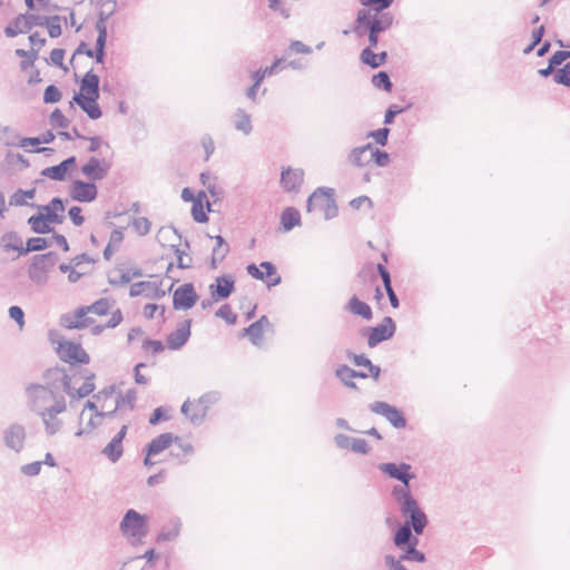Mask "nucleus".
I'll return each mask as SVG.
<instances>
[{
  "instance_id": "34",
  "label": "nucleus",
  "mask_w": 570,
  "mask_h": 570,
  "mask_svg": "<svg viewBox=\"0 0 570 570\" xmlns=\"http://www.w3.org/2000/svg\"><path fill=\"white\" fill-rule=\"evenodd\" d=\"M127 425H122L120 431L114 439L105 446L102 453L111 461L116 462L120 459L124 452L122 441L127 434Z\"/></svg>"
},
{
  "instance_id": "23",
  "label": "nucleus",
  "mask_w": 570,
  "mask_h": 570,
  "mask_svg": "<svg viewBox=\"0 0 570 570\" xmlns=\"http://www.w3.org/2000/svg\"><path fill=\"white\" fill-rule=\"evenodd\" d=\"M191 320L186 318L166 336V346L169 351L180 350L190 338Z\"/></svg>"
},
{
  "instance_id": "26",
  "label": "nucleus",
  "mask_w": 570,
  "mask_h": 570,
  "mask_svg": "<svg viewBox=\"0 0 570 570\" xmlns=\"http://www.w3.org/2000/svg\"><path fill=\"white\" fill-rule=\"evenodd\" d=\"M244 335L255 345H261L273 334V326L266 316H262L257 322L244 328Z\"/></svg>"
},
{
  "instance_id": "41",
  "label": "nucleus",
  "mask_w": 570,
  "mask_h": 570,
  "mask_svg": "<svg viewBox=\"0 0 570 570\" xmlns=\"http://www.w3.org/2000/svg\"><path fill=\"white\" fill-rule=\"evenodd\" d=\"M216 320L226 326H234L238 321V315L229 304H222L214 313Z\"/></svg>"
},
{
  "instance_id": "28",
  "label": "nucleus",
  "mask_w": 570,
  "mask_h": 570,
  "mask_svg": "<svg viewBox=\"0 0 570 570\" xmlns=\"http://www.w3.org/2000/svg\"><path fill=\"white\" fill-rule=\"evenodd\" d=\"M97 28V31H98V36H97V39H96V48L95 50H91L88 48V45L87 43H81L77 50L78 53H85L87 55L88 57H96L97 61L98 62H101L102 61V58H104V48H105V43H106V38H107V31H106V26L104 23V21H99L96 26Z\"/></svg>"
},
{
  "instance_id": "30",
  "label": "nucleus",
  "mask_w": 570,
  "mask_h": 570,
  "mask_svg": "<svg viewBox=\"0 0 570 570\" xmlns=\"http://www.w3.org/2000/svg\"><path fill=\"white\" fill-rule=\"evenodd\" d=\"M92 264H94V259H91L89 256L83 254V255H79V256L75 257L70 265H61L60 269L63 273L68 274V279L70 282L75 283V282L79 281L80 277L87 273V271H85L81 266L82 265L91 266Z\"/></svg>"
},
{
  "instance_id": "60",
  "label": "nucleus",
  "mask_w": 570,
  "mask_h": 570,
  "mask_svg": "<svg viewBox=\"0 0 570 570\" xmlns=\"http://www.w3.org/2000/svg\"><path fill=\"white\" fill-rule=\"evenodd\" d=\"M68 215L76 226H81L85 222V217L82 216V209L78 206L71 207L68 212Z\"/></svg>"
},
{
  "instance_id": "61",
  "label": "nucleus",
  "mask_w": 570,
  "mask_h": 570,
  "mask_svg": "<svg viewBox=\"0 0 570 570\" xmlns=\"http://www.w3.org/2000/svg\"><path fill=\"white\" fill-rule=\"evenodd\" d=\"M351 207L354 209L371 208L372 200L367 196H360L351 200Z\"/></svg>"
},
{
  "instance_id": "16",
  "label": "nucleus",
  "mask_w": 570,
  "mask_h": 570,
  "mask_svg": "<svg viewBox=\"0 0 570 570\" xmlns=\"http://www.w3.org/2000/svg\"><path fill=\"white\" fill-rule=\"evenodd\" d=\"M308 212H316L324 218H332L337 213L334 195L331 190L317 189L308 198Z\"/></svg>"
},
{
  "instance_id": "20",
  "label": "nucleus",
  "mask_w": 570,
  "mask_h": 570,
  "mask_svg": "<svg viewBox=\"0 0 570 570\" xmlns=\"http://www.w3.org/2000/svg\"><path fill=\"white\" fill-rule=\"evenodd\" d=\"M235 277L232 275H222L208 285L209 297L213 302L218 303L227 299L235 291Z\"/></svg>"
},
{
  "instance_id": "36",
  "label": "nucleus",
  "mask_w": 570,
  "mask_h": 570,
  "mask_svg": "<svg viewBox=\"0 0 570 570\" xmlns=\"http://www.w3.org/2000/svg\"><path fill=\"white\" fill-rule=\"evenodd\" d=\"M207 210H209V203L205 193L200 191L196 196L191 206L193 218L197 223H206L208 220Z\"/></svg>"
},
{
  "instance_id": "12",
  "label": "nucleus",
  "mask_w": 570,
  "mask_h": 570,
  "mask_svg": "<svg viewBox=\"0 0 570 570\" xmlns=\"http://www.w3.org/2000/svg\"><path fill=\"white\" fill-rule=\"evenodd\" d=\"M51 342L60 361L71 365H86L90 362V355L81 343L67 338H51Z\"/></svg>"
},
{
  "instance_id": "52",
  "label": "nucleus",
  "mask_w": 570,
  "mask_h": 570,
  "mask_svg": "<svg viewBox=\"0 0 570 570\" xmlns=\"http://www.w3.org/2000/svg\"><path fill=\"white\" fill-rule=\"evenodd\" d=\"M49 246V243L46 238L42 237H32L29 238L23 246L24 254L29 252L43 250Z\"/></svg>"
},
{
  "instance_id": "8",
  "label": "nucleus",
  "mask_w": 570,
  "mask_h": 570,
  "mask_svg": "<svg viewBox=\"0 0 570 570\" xmlns=\"http://www.w3.org/2000/svg\"><path fill=\"white\" fill-rule=\"evenodd\" d=\"M65 206L59 198H53L47 206L39 209L37 215L28 219L32 230L38 234L51 232L52 226L62 223Z\"/></svg>"
},
{
  "instance_id": "43",
  "label": "nucleus",
  "mask_w": 570,
  "mask_h": 570,
  "mask_svg": "<svg viewBox=\"0 0 570 570\" xmlns=\"http://www.w3.org/2000/svg\"><path fill=\"white\" fill-rule=\"evenodd\" d=\"M215 150L214 141L209 136H203L194 147L195 154L203 160H208Z\"/></svg>"
},
{
  "instance_id": "51",
  "label": "nucleus",
  "mask_w": 570,
  "mask_h": 570,
  "mask_svg": "<svg viewBox=\"0 0 570 570\" xmlns=\"http://www.w3.org/2000/svg\"><path fill=\"white\" fill-rule=\"evenodd\" d=\"M166 307L161 304L148 303L142 308V315L147 320H151L156 316L163 317L165 314Z\"/></svg>"
},
{
  "instance_id": "15",
  "label": "nucleus",
  "mask_w": 570,
  "mask_h": 570,
  "mask_svg": "<svg viewBox=\"0 0 570 570\" xmlns=\"http://www.w3.org/2000/svg\"><path fill=\"white\" fill-rule=\"evenodd\" d=\"M351 160L357 167H367L373 164L376 166H386L390 157L387 153L381 151L371 145H366L355 148L351 154Z\"/></svg>"
},
{
  "instance_id": "55",
  "label": "nucleus",
  "mask_w": 570,
  "mask_h": 570,
  "mask_svg": "<svg viewBox=\"0 0 570 570\" xmlns=\"http://www.w3.org/2000/svg\"><path fill=\"white\" fill-rule=\"evenodd\" d=\"M179 533V523L176 521L170 522L168 530H163L158 534V541H167L176 538Z\"/></svg>"
},
{
  "instance_id": "50",
  "label": "nucleus",
  "mask_w": 570,
  "mask_h": 570,
  "mask_svg": "<svg viewBox=\"0 0 570 570\" xmlns=\"http://www.w3.org/2000/svg\"><path fill=\"white\" fill-rule=\"evenodd\" d=\"M214 240H215V247L213 248V258L214 261L215 259H224L225 256L227 255L229 248H228V245L226 244L225 239L220 236V235H217L214 237Z\"/></svg>"
},
{
  "instance_id": "33",
  "label": "nucleus",
  "mask_w": 570,
  "mask_h": 570,
  "mask_svg": "<svg viewBox=\"0 0 570 570\" xmlns=\"http://www.w3.org/2000/svg\"><path fill=\"white\" fill-rule=\"evenodd\" d=\"M125 229L134 237H142L150 232L151 223L147 217L141 216L138 213H134L129 216V220Z\"/></svg>"
},
{
  "instance_id": "5",
  "label": "nucleus",
  "mask_w": 570,
  "mask_h": 570,
  "mask_svg": "<svg viewBox=\"0 0 570 570\" xmlns=\"http://www.w3.org/2000/svg\"><path fill=\"white\" fill-rule=\"evenodd\" d=\"M135 401L136 392L134 390L122 392L119 387L111 385L95 394L88 403L104 417L118 409H132Z\"/></svg>"
},
{
  "instance_id": "2",
  "label": "nucleus",
  "mask_w": 570,
  "mask_h": 570,
  "mask_svg": "<svg viewBox=\"0 0 570 570\" xmlns=\"http://www.w3.org/2000/svg\"><path fill=\"white\" fill-rule=\"evenodd\" d=\"M364 7L357 12L356 32L362 35L368 33V41L372 47H376L379 42V33L387 30L393 23V17L389 12H384L394 0H358Z\"/></svg>"
},
{
  "instance_id": "58",
  "label": "nucleus",
  "mask_w": 570,
  "mask_h": 570,
  "mask_svg": "<svg viewBox=\"0 0 570 570\" xmlns=\"http://www.w3.org/2000/svg\"><path fill=\"white\" fill-rule=\"evenodd\" d=\"M554 81L564 86H570V63H567L554 73Z\"/></svg>"
},
{
  "instance_id": "19",
  "label": "nucleus",
  "mask_w": 570,
  "mask_h": 570,
  "mask_svg": "<svg viewBox=\"0 0 570 570\" xmlns=\"http://www.w3.org/2000/svg\"><path fill=\"white\" fill-rule=\"evenodd\" d=\"M199 296L191 283L178 286L173 293V307L176 311H189L198 302Z\"/></svg>"
},
{
  "instance_id": "31",
  "label": "nucleus",
  "mask_w": 570,
  "mask_h": 570,
  "mask_svg": "<svg viewBox=\"0 0 570 570\" xmlns=\"http://www.w3.org/2000/svg\"><path fill=\"white\" fill-rule=\"evenodd\" d=\"M372 411L385 416L397 429H402L406 424L403 414L387 403L376 402L372 405Z\"/></svg>"
},
{
  "instance_id": "44",
  "label": "nucleus",
  "mask_w": 570,
  "mask_h": 570,
  "mask_svg": "<svg viewBox=\"0 0 570 570\" xmlns=\"http://www.w3.org/2000/svg\"><path fill=\"white\" fill-rule=\"evenodd\" d=\"M301 215L297 209L287 207L281 215V224L284 230H291L295 226L299 225Z\"/></svg>"
},
{
  "instance_id": "40",
  "label": "nucleus",
  "mask_w": 570,
  "mask_h": 570,
  "mask_svg": "<svg viewBox=\"0 0 570 570\" xmlns=\"http://www.w3.org/2000/svg\"><path fill=\"white\" fill-rule=\"evenodd\" d=\"M284 62V59H276L273 65L271 67H266L264 70H258L256 71L254 75H253V79H254V85L250 87V89L248 90V96L250 98H255L256 96V89L258 88V86L261 85V82L263 81V79L265 78V76H271L273 75L279 67Z\"/></svg>"
},
{
  "instance_id": "27",
  "label": "nucleus",
  "mask_w": 570,
  "mask_h": 570,
  "mask_svg": "<svg viewBox=\"0 0 570 570\" xmlns=\"http://www.w3.org/2000/svg\"><path fill=\"white\" fill-rule=\"evenodd\" d=\"M109 169H110V163L107 159L91 157L81 167V173L91 183H95L96 180L104 179L108 175Z\"/></svg>"
},
{
  "instance_id": "3",
  "label": "nucleus",
  "mask_w": 570,
  "mask_h": 570,
  "mask_svg": "<svg viewBox=\"0 0 570 570\" xmlns=\"http://www.w3.org/2000/svg\"><path fill=\"white\" fill-rule=\"evenodd\" d=\"M32 405L41 416L46 431L49 434H56L62 426L59 415L67 410L63 396L46 387H37L32 391Z\"/></svg>"
},
{
  "instance_id": "63",
  "label": "nucleus",
  "mask_w": 570,
  "mask_h": 570,
  "mask_svg": "<svg viewBox=\"0 0 570 570\" xmlns=\"http://www.w3.org/2000/svg\"><path fill=\"white\" fill-rule=\"evenodd\" d=\"M166 420H168V415L166 414L165 409L157 407L154 410V412L151 413V415L149 417V424L156 425L160 421H166Z\"/></svg>"
},
{
  "instance_id": "1",
  "label": "nucleus",
  "mask_w": 570,
  "mask_h": 570,
  "mask_svg": "<svg viewBox=\"0 0 570 570\" xmlns=\"http://www.w3.org/2000/svg\"><path fill=\"white\" fill-rule=\"evenodd\" d=\"M380 470L390 478L400 480L403 483L400 487H395L392 494L400 505L403 515L411 519L415 534L420 535L428 524V518L410 493L409 482L414 478L411 473V465L406 463H382Z\"/></svg>"
},
{
  "instance_id": "49",
  "label": "nucleus",
  "mask_w": 570,
  "mask_h": 570,
  "mask_svg": "<svg viewBox=\"0 0 570 570\" xmlns=\"http://www.w3.org/2000/svg\"><path fill=\"white\" fill-rule=\"evenodd\" d=\"M372 83L375 88L383 89L386 92H391L392 90V82L385 71H380L379 73L374 75L372 78Z\"/></svg>"
},
{
  "instance_id": "25",
  "label": "nucleus",
  "mask_w": 570,
  "mask_h": 570,
  "mask_svg": "<svg viewBox=\"0 0 570 570\" xmlns=\"http://www.w3.org/2000/svg\"><path fill=\"white\" fill-rule=\"evenodd\" d=\"M395 324L391 317H385L383 322L374 327H368L365 333L367 335V345L374 347L379 343L386 341L393 336Z\"/></svg>"
},
{
  "instance_id": "56",
  "label": "nucleus",
  "mask_w": 570,
  "mask_h": 570,
  "mask_svg": "<svg viewBox=\"0 0 570 570\" xmlns=\"http://www.w3.org/2000/svg\"><path fill=\"white\" fill-rule=\"evenodd\" d=\"M50 124L53 128H67L68 119L65 117L61 110L55 109L50 114Z\"/></svg>"
},
{
  "instance_id": "9",
  "label": "nucleus",
  "mask_w": 570,
  "mask_h": 570,
  "mask_svg": "<svg viewBox=\"0 0 570 570\" xmlns=\"http://www.w3.org/2000/svg\"><path fill=\"white\" fill-rule=\"evenodd\" d=\"M173 445H177L184 455H190L193 453L191 444L184 442L179 436H175L171 433H163L147 444L144 460L145 465H155L157 463L156 456Z\"/></svg>"
},
{
  "instance_id": "48",
  "label": "nucleus",
  "mask_w": 570,
  "mask_h": 570,
  "mask_svg": "<svg viewBox=\"0 0 570 570\" xmlns=\"http://www.w3.org/2000/svg\"><path fill=\"white\" fill-rule=\"evenodd\" d=\"M141 348L147 355H157L167 350L166 342L163 343L159 340H145L141 344Z\"/></svg>"
},
{
  "instance_id": "62",
  "label": "nucleus",
  "mask_w": 570,
  "mask_h": 570,
  "mask_svg": "<svg viewBox=\"0 0 570 570\" xmlns=\"http://www.w3.org/2000/svg\"><path fill=\"white\" fill-rule=\"evenodd\" d=\"M146 367L145 363H138L135 366L134 375H135V382L138 385H146L149 382L148 376L141 373V370Z\"/></svg>"
},
{
  "instance_id": "46",
  "label": "nucleus",
  "mask_w": 570,
  "mask_h": 570,
  "mask_svg": "<svg viewBox=\"0 0 570 570\" xmlns=\"http://www.w3.org/2000/svg\"><path fill=\"white\" fill-rule=\"evenodd\" d=\"M377 269H379L380 275L382 277L385 291H386V293L389 295L391 305L394 308H397L399 307V299H397V297H396V295H395V293H394V291H393V288L391 286L390 273L381 264L377 265Z\"/></svg>"
},
{
  "instance_id": "18",
  "label": "nucleus",
  "mask_w": 570,
  "mask_h": 570,
  "mask_svg": "<svg viewBox=\"0 0 570 570\" xmlns=\"http://www.w3.org/2000/svg\"><path fill=\"white\" fill-rule=\"evenodd\" d=\"M56 257L52 253L36 255L28 268L29 277L35 282H42L53 269Z\"/></svg>"
},
{
  "instance_id": "4",
  "label": "nucleus",
  "mask_w": 570,
  "mask_h": 570,
  "mask_svg": "<svg viewBox=\"0 0 570 570\" xmlns=\"http://www.w3.org/2000/svg\"><path fill=\"white\" fill-rule=\"evenodd\" d=\"M110 304L106 298H101L89 306L78 307L75 311L65 314L61 317L63 327L68 330L90 328L91 333L99 335L106 328L98 323V318L109 313Z\"/></svg>"
},
{
  "instance_id": "47",
  "label": "nucleus",
  "mask_w": 570,
  "mask_h": 570,
  "mask_svg": "<svg viewBox=\"0 0 570 570\" xmlns=\"http://www.w3.org/2000/svg\"><path fill=\"white\" fill-rule=\"evenodd\" d=\"M233 124L243 134H249L252 130L250 118L247 114L242 110H238L233 116Z\"/></svg>"
},
{
  "instance_id": "42",
  "label": "nucleus",
  "mask_w": 570,
  "mask_h": 570,
  "mask_svg": "<svg viewBox=\"0 0 570 570\" xmlns=\"http://www.w3.org/2000/svg\"><path fill=\"white\" fill-rule=\"evenodd\" d=\"M372 48L373 47L370 45V48H365L361 52V60L363 63H365L372 68H377L385 63L387 55L385 51H382L380 53H374Z\"/></svg>"
},
{
  "instance_id": "45",
  "label": "nucleus",
  "mask_w": 570,
  "mask_h": 570,
  "mask_svg": "<svg viewBox=\"0 0 570 570\" xmlns=\"http://www.w3.org/2000/svg\"><path fill=\"white\" fill-rule=\"evenodd\" d=\"M124 239H125V230L124 229H115L111 232L109 242L104 252V255L107 259H109L111 257V255L120 247Z\"/></svg>"
},
{
  "instance_id": "17",
  "label": "nucleus",
  "mask_w": 570,
  "mask_h": 570,
  "mask_svg": "<svg viewBox=\"0 0 570 570\" xmlns=\"http://www.w3.org/2000/svg\"><path fill=\"white\" fill-rule=\"evenodd\" d=\"M212 399L208 395L188 399L184 402L181 412L191 422H197L206 417L212 407Z\"/></svg>"
},
{
  "instance_id": "39",
  "label": "nucleus",
  "mask_w": 570,
  "mask_h": 570,
  "mask_svg": "<svg viewBox=\"0 0 570 570\" xmlns=\"http://www.w3.org/2000/svg\"><path fill=\"white\" fill-rule=\"evenodd\" d=\"M1 248L7 252H14L17 256L24 255L23 243L16 233H7L0 242Z\"/></svg>"
},
{
  "instance_id": "59",
  "label": "nucleus",
  "mask_w": 570,
  "mask_h": 570,
  "mask_svg": "<svg viewBox=\"0 0 570 570\" xmlns=\"http://www.w3.org/2000/svg\"><path fill=\"white\" fill-rule=\"evenodd\" d=\"M42 462L36 461L29 464H26L21 468V471L27 476H35L38 475L41 471Z\"/></svg>"
},
{
  "instance_id": "57",
  "label": "nucleus",
  "mask_w": 570,
  "mask_h": 570,
  "mask_svg": "<svg viewBox=\"0 0 570 570\" xmlns=\"http://www.w3.org/2000/svg\"><path fill=\"white\" fill-rule=\"evenodd\" d=\"M65 55H66V52L63 49H59V48L53 49L50 52V56H49V59L47 60V62L49 65H55L59 68L66 69L63 66Z\"/></svg>"
},
{
  "instance_id": "32",
  "label": "nucleus",
  "mask_w": 570,
  "mask_h": 570,
  "mask_svg": "<svg viewBox=\"0 0 570 570\" xmlns=\"http://www.w3.org/2000/svg\"><path fill=\"white\" fill-rule=\"evenodd\" d=\"M304 181V171L299 168L286 167L282 169L281 186L286 191L298 189Z\"/></svg>"
},
{
  "instance_id": "53",
  "label": "nucleus",
  "mask_w": 570,
  "mask_h": 570,
  "mask_svg": "<svg viewBox=\"0 0 570 570\" xmlns=\"http://www.w3.org/2000/svg\"><path fill=\"white\" fill-rule=\"evenodd\" d=\"M40 145H41V142H40V138L39 137L22 138L19 141V146L20 147H22V148H24L27 150L37 151V153L46 150L45 148H40L39 147Z\"/></svg>"
},
{
  "instance_id": "10",
  "label": "nucleus",
  "mask_w": 570,
  "mask_h": 570,
  "mask_svg": "<svg viewBox=\"0 0 570 570\" xmlns=\"http://www.w3.org/2000/svg\"><path fill=\"white\" fill-rule=\"evenodd\" d=\"M353 363L356 366H364L367 368V372H357L346 365H342L336 370V376L348 387H356L355 380L356 379H366L372 377L373 380H377L380 377L381 370L379 366H375L371 363V361L364 355H353Z\"/></svg>"
},
{
  "instance_id": "14",
  "label": "nucleus",
  "mask_w": 570,
  "mask_h": 570,
  "mask_svg": "<svg viewBox=\"0 0 570 570\" xmlns=\"http://www.w3.org/2000/svg\"><path fill=\"white\" fill-rule=\"evenodd\" d=\"M410 525H412L411 519L395 532L394 544L404 550L401 560L423 562L425 557L421 551L416 550L417 538L412 537Z\"/></svg>"
},
{
  "instance_id": "11",
  "label": "nucleus",
  "mask_w": 570,
  "mask_h": 570,
  "mask_svg": "<svg viewBox=\"0 0 570 570\" xmlns=\"http://www.w3.org/2000/svg\"><path fill=\"white\" fill-rule=\"evenodd\" d=\"M122 535L132 544L142 542L148 533V518L136 510H128L120 522Z\"/></svg>"
},
{
  "instance_id": "13",
  "label": "nucleus",
  "mask_w": 570,
  "mask_h": 570,
  "mask_svg": "<svg viewBox=\"0 0 570 570\" xmlns=\"http://www.w3.org/2000/svg\"><path fill=\"white\" fill-rule=\"evenodd\" d=\"M63 391L70 399H83L95 390L94 375L72 372L62 377Z\"/></svg>"
},
{
  "instance_id": "54",
  "label": "nucleus",
  "mask_w": 570,
  "mask_h": 570,
  "mask_svg": "<svg viewBox=\"0 0 570 570\" xmlns=\"http://www.w3.org/2000/svg\"><path fill=\"white\" fill-rule=\"evenodd\" d=\"M61 96L62 95H61V91L59 90V88L53 85H50L45 89L43 101L46 104H55V102L60 101Z\"/></svg>"
},
{
  "instance_id": "6",
  "label": "nucleus",
  "mask_w": 570,
  "mask_h": 570,
  "mask_svg": "<svg viewBox=\"0 0 570 570\" xmlns=\"http://www.w3.org/2000/svg\"><path fill=\"white\" fill-rule=\"evenodd\" d=\"M14 55L18 60L10 59L6 62L7 75L17 82L26 81L28 85L41 82L40 71L36 68L37 50L17 49Z\"/></svg>"
},
{
  "instance_id": "38",
  "label": "nucleus",
  "mask_w": 570,
  "mask_h": 570,
  "mask_svg": "<svg viewBox=\"0 0 570 570\" xmlns=\"http://www.w3.org/2000/svg\"><path fill=\"white\" fill-rule=\"evenodd\" d=\"M76 164L75 157H70L63 161H61L57 166L48 167L43 170V175L48 176L55 180H63L70 168H72Z\"/></svg>"
},
{
  "instance_id": "7",
  "label": "nucleus",
  "mask_w": 570,
  "mask_h": 570,
  "mask_svg": "<svg viewBox=\"0 0 570 570\" xmlns=\"http://www.w3.org/2000/svg\"><path fill=\"white\" fill-rule=\"evenodd\" d=\"M99 98V78L92 72H87L81 80L80 90L73 97V101L87 114L90 119H99L102 116Z\"/></svg>"
},
{
  "instance_id": "64",
  "label": "nucleus",
  "mask_w": 570,
  "mask_h": 570,
  "mask_svg": "<svg viewBox=\"0 0 570 570\" xmlns=\"http://www.w3.org/2000/svg\"><path fill=\"white\" fill-rule=\"evenodd\" d=\"M385 563L389 567V570H405L404 566L402 564L401 558L395 559L393 556H386Z\"/></svg>"
},
{
  "instance_id": "22",
  "label": "nucleus",
  "mask_w": 570,
  "mask_h": 570,
  "mask_svg": "<svg viewBox=\"0 0 570 570\" xmlns=\"http://www.w3.org/2000/svg\"><path fill=\"white\" fill-rule=\"evenodd\" d=\"M102 416L87 402L80 412L78 421V436L91 434L100 424Z\"/></svg>"
},
{
  "instance_id": "29",
  "label": "nucleus",
  "mask_w": 570,
  "mask_h": 570,
  "mask_svg": "<svg viewBox=\"0 0 570 570\" xmlns=\"http://www.w3.org/2000/svg\"><path fill=\"white\" fill-rule=\"evenodd\" d=\"M131 296H141L144 298H160L165 296V291L155 281H145L134 284L130 287Z\"/></svg>"
},
{
  "instance_id": "24",
  "label": "nucleus",
  "mask_w": 570,
  "mask_h": 570,
  "mask_svg": "<svg viewBox=\"0 0 570 570\" xmlns=\"http://www.w3.org/2000/svg\"><path fill=\"white\" fill-rule=\"evenodd\" d=\"M98 188L95 183L76 179L69 186V196L80 203H91L97 198Z\"/></svg>"
},
{
  "instance_id": "37",
  "label": "nucleus",
  "mask_w": 570,
  "mask_h": 570,
  "mask_svg": "<svg viewBox=\"0 0 570 570\" xmlns=\"http://www.w3.org/2000/svg\"><path fill=\"white\" fill-rule=\"evenodd\" d=\"M31 20L26 14H19L12 22L7 26L4 33L7 37H16L26 33L31 29Z\"/></svg>"
},
{
  "instance_id": "35",
  "label": "nucleus",
  "mask_w": 570,
  "mask_h": 570,
  "mask_svg": "<svg viewBox=\"0 0 570 570\" xmlns=\"http://www.w3.org/2000/svg\"><path fill=\"white\" fill-rule=\"evenodd\" d=\"M346 311H348L351 314L358 316L365 321L372 320L373 313L371 306L361 301L356 295H353L346 306Z\"/></svg>"
},
{
  "instance_id": "21",
  "label": "nucleus",
  "mask_w": 570,
  "mask_h": 570,
  "mask_svg": "<svg viewBox=\"0 0 570 570\" xmlns=\"http://www.w3.org/2000/svg\"><path fill=\"white\" fill-rule=\"evenodd\" d=\"M246 269L253 278L262 281L268 287L276 286L281 283V275L276 267L269 262H263L258 266L250 264Z\"/></svg>"
}]
</instances>
